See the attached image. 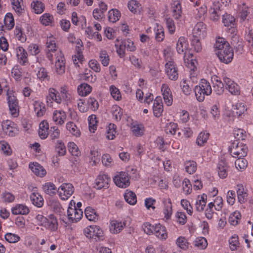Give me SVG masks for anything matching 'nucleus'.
I'll return each mask as SVG.
<instances>
[{
	"label": "nucleus",
	"mask_w": 253,
	"mask_h": 253,
	"mask_svg": "<svg viewBox=\"0 0 253 253\" xmlns=\"http://www.w3.org/2000/svg\"><path fill=\"white\" fill-rule=\"evenodd\" d=\"M195 96L199 102L204 101L206 95H210L212 92L211 84L205 79H202L199 85L194 89Z\"/></svg>",
	"instance_id": "obj_1"
},
{
	"label": "nucleus",
	"mask_w": 253,
	"mask_h": 253,
	"mask_svg": "<svg viewBox=\"0 0 253 253\" xmlns=\"http://www.w3.org/2000/svg\"><path fill=\"white\" fill-rule=\"evenodd\" d=\"M48 95L47 96V102H48V100H50L51 99L54 100L58 104H60L61 102L62 99L65 101H68L71 98V94L69 92L68 88L67 86H62L60 88V94L61 96L57 95L58 92L53 88H50L49 89Z\"/></svg>",
	"instance_id": "obj_2"
},
{
	"label": "nucleus",
	"mask_w": 253,
	"mask_h": 253,
	"mask_svg": "<svg viewBox=\"0 0 253 253\" xmlns=\"http://www.w3.org/2000/svg\"><path fill=\"white\" fill-rule=\"evenodd\" d=\"M234 141L229 149V151L232 157L235 158H243L247 156L248 152L247 146L236 141Z\"/></svg>",
	"instance_id": "obj_3"
},
{
	"label": "nucleus",
	"mask_w": 253,
	"mask_h": 253,
	"mask_svg": "<svg viewBox=\"0 0 253 253\" xmlns=\"http://www.w3.org/2000/svg\"><path fill=\"white\" fill-rule=\"evenodd\" d=\"M75 202L71 201L67 210V216L69 221L71 222H77L82 217L83 211L81 209H77L75 206Z\"/></svg>",
	"instance_id": "obj_4"
},
{
	"label": "nucleus",
	"mask_w": 253,
	"mask_h": 253,
	"mask_svg": "<svg viewBox=\"0 0 253 253\" xmlns=\"http://www.w3.org/2000/svg\"><path fill=\"white\" fill-rule=\"evenodd\" d=\"M84 235L88 238L94 239L96 241L102 240L103 232L99 226L90 225L84 230Z\"/></svg>",
	"instance_id": "obj_5"
},
{
	"label": "nucleus",
	"mask_w": 253,
	"mask_h": 253,
	"mask_svg": "<svg viewBox=\"0 0 253 253\" xmlns=\"http://www.w3.org/2000/svg\"><path fill=\"white\" fill-rule=\"evenodd\" d=\"M113 181L116 186L121 188H126L130 183L129 175L125 171L117 172L113 177Z\"/></svg>",
	"instance_id": "obj_6"
},
{
	"label": "nucleus",
	"mask_w": 253,
	"mask_h": 253,
	"mask_svg": "<svg viewBox=\"0 0 253 253\" xmlns=\"http://www.w3.org/2000/svg\"><path fill=\"white\" fill-rule=\"evenodd\" d=\"M216 55L221 62L228 64L232 61L234 53L232 48L229 45V47H226L222 50L218 51Z\"/></svg>",
	"instance_id": "obj_7"
},
{
	"label": "nucleus",
	"mask_w": 253,
	"mask_h": 253,
	"mask_svg": "<svg viewBox=\"0 0 253 253\" xmlns=\"http://www.w3.org/2000/svg\"><path fill=\"white\" fill-rule=\"evenodd\" d=\"M74 191V186L69 183L62 184L58 190L59 196L63 200H67L73 194Z\"/></svg>",
	"instance_id": "obj_8"
},
{
	"label": "nucleus",
	"mask_w": 253,
	"mask_h": 253,
	"mask_svg": "<svg viewBox=\"0 0 253 253\" xmlns=\"http://www.w3.org/2000/svg\"><path fill=\"white\" fill-rule=\"evenodd\" d=\"M55 66L57 74L62 75L65 73V59L64 54L61 51H59L56 54Z\"/></svg>",
	"instance_id": "obj_9"
},
{
	"label": "nucleus",
	"mask_w": 253,
	"mask_h": 253,
	"mask_svg": "<svg viewBox=\"0 0 253 253\" xmlns=\"http://www.w3.org/2000/svg\"><path fill=\"white\" fill-rule=\"evenodd\" d=\"M110 178L107 174L102 173L99 174L95 180V187L97 189L102 188L107 189L109 187Z\"/></svg>",
	"instance_id": "obj_10"
},
{
	"label": "nucleus",
	"mask_w": 253,
	"mask_h": 253,
	"mask_svg": "<svg viewBox=\"0 0 253 253\" xmlns=\"http://www.w3.org/2000/svg\"><path fill=\"white\" fill-rule=\"evenodd\" d=\"M166 72L169 78L173 81L178 79V73L176 65L173 61H169L165 65Z\"/></svg>",
	"instance_id": "obj_11"
},
{
	"label": "nucleus",
	"mask_w": 253,
	"mask_h": 253,
	"mask_svg": "<svg viewBox=\"0 0 253 253\" xmlns=\"http://www.w3.org/2000/svg\"><path fill=\"white\" fill-rule=\"evenodd\" d=\"M193 37L204 39L207 35L206 26L202 22H198L193 30Z\"/></svg>",
	"instance_id": "obj_12"
},
{
	"label": "nucleus",
	"mask_w": 253,
	"mask_h": 253,
	"mask_svg": "<svg viewBox=\"0 0 253 253\" xmlns=\"http://www.w3.org/2000/svg\"><path fill=\"white\" fill-rule=\"evenodd\" d=\"M2 129L3 132L9 136L15 135L16 129L15 124L10 120H6L1 124Z\"/></svg>",
	"instance_id": "obj_13"
},
{
	"label": "nucleus",
	"mask_w": 253,
	"mask_h": 253,
	"mask_svg": "<svg viewBox=\"0 0 253 253\" xmlns=\"http://www.w3.org/2000/svg\"><path fill=\"white\" fill-rule=\"evenodd\" d=\"M7 102L11 115L15 117L16 114V96L13 90H8L7 92Z\"/></svg>",
	"instance_id": "obj_14"
},
{
	"label": "nucleus",
	"mask_w": 253,
	"mask_h": 253,
	"mask_svg": "<svg viewBox=\"0 0 253 253\" xmlns=\"http://www.w3.org/2000/svg\"><path fill=\"white\" fill-rule=\"evenodd\" d=\"M220 7L219 1H213L211 5L210 6L209 12L210 14V18L213 21H217L220 17Z\"/></svg>",
	"instance_id": "obj_15"
},
{
	"label": "nucleus",
	"mask_w": 253,
	"mask_h": 253,
	"mask_svg": "<svg viewBox=\"0 0 253 253\" xmlns=\"http://www.w3.org/2000/svg\"><path fill=\"white\" fill-rule=\"evenodd\" d=\"M126 226V222H122L117 220H112L110 222V230L113 234L120 233Z\"/></svg>",
	"instance_id": "obj_16"
},
{
	"label": "nucleus",
	"mask_w": 253,
	"mask_h": 253,
	"mask_svg": "<svg viewBox=\"0 0 253 253\" xmlns=\"http://www.w3.org/2000/svg\"><path fill=\"white\" fill-rule=\"evenodd\" d=\"M163 98L168 106H170L172 103V95L170 88L167 84H164L161 87Z\"/></svg>",
	"instance_id": "obj_17"
},
{
	"label": "nucleus",
	"mask_w": 253,
	"mask_h": 253,
	"mask_svg": "<svg viewBox=\"0 0 253 253\" xmlns=\"http://www.w3.org/2000/svg\"><path fill=\"white\" fill-rule=\"evenodd\" d=\"M46 219L47 220L45 221V222H44L43 226L50 231H55L57 230L58 227V223L57 218L55 215L50 214Z\"/></svg>",
	"instance_id": "obj_18"
},
{
	"label": "nucleus",
	"mask_w": 253,
	"mask_h": 253,
	"mask_svg": "<svg viewBox=\"0 0 253 253\" xmlns=\"http://www.w3.org/2000/svg\"><path fill=\"white\" fill-rule=\"evenodd\" d=\"M29 168L33 172L38 176L43 177L46 173L44 168L37 162L30 163Z\"/></svg>",
	"instance_id": "obj_19"
},
{
	"label": "nucleus",
	"mask_w": 253,
	"mask_h": 253,
	"mask_svg": "<svg viewBox=\"0 0 253 253\" xmlns=\"http://www.w3.org/2000/svg\"><path fill=\"white\" fill-rule=\"evenodd\" d=\"M188 42L185 38L183 37H180L176 44V50L179 54H184V59L186 57V52L188 48Z\"/></svg>",
	"instance_id": "obj_20"
},
{
	"label": "nucleus",
	"mask_w": 253,
	"mask_h": 253,
	"mask_svg": "<svg viewBox=\"0 0 253 253\" xmlns=\"http://www.w3.org/2000/svg\"><path fill=\"white\" fill-rule=\"evenodd\" d=\"M228 166L224 159L220 160L217 165V171L219 176L221 178L227 177Z\"/></svg>",
	"instance_id": "obj_21"
},
{
	"label": "nucleus",
	"mask_w": 253,
	"mask_h": 253,
	"mask_svg": "<svg viewBox=\"0 0 253 253\" xmlns=\"http://www.w3.org/2000/svg\"><path fill=\"white\" fill-rule=\"evenodd\" d=\"M237 194L238 200L239 203L243 204L247 201L248 194L247 190L245 189L242 184H238L237 185Z\"/></svg>",
	"instance_id": "obj_22"
},
{
	"label": "nucleus",
	"mask_w": 253,
	"mask_h": 253,
	"mask_svg": "<svg viewBox=\"0 0 253 253\" xmlns=\"http://www.w3.org/2000/svg\"><path fill=\"white\" fill-rule=\"evenodd\" d=\"M18 50H17V58L18 62L22 65H26L28 63L27 51L22 47L18 46Z\"/></svg>",
	"instance_id": "obj_23"
},
{
	"label": "nucleus",
	"mask_w": 253,
	"mask_h": 253,
	"mask_svg": "<svg viewBox=\"0 0 253 253\" xmlns=\"http://www.w3.org/2000/svg\"><path fill=\"white\" fill-rule=\"evenodd\" d=\"M250 13V8L245 3L239 6L238 15L241 21L248 19Z\"/></svg>",
	"instance_id": "obj_24"
},
{
	"label": "nucleus",
	"mask_w": 253,
	"mask_h": 253,
	"mask_svg": "<svg viewBox=\"0 0 253 253\" xmlns=\"http://www.w3.org/2000/svg\"><path fill=\"white\" fill-rule=\"evenodd\" d=\"M53 120L57 125H62L66 118V114L63 111L55 110L53 114Z\"/></svg>",
	"instance_id": "obj_25"
},
{
	"label": "nucleus",
	"mask_w": 253,
	"mask_h": 253,
	"mask_svg": "<svg viewBox=\"0 0 253 253\" xmlns=\"http://www.w3.org/2000/svg\"><path fill=\"white\" fill-rule=\"evenodd\" d=\"M30 198L32 204L34 206L38 208H41L43 206V199L39 193L33 191Z\"/></svg>",
	"instance_id": "obj_26"
},
{
	"label": "nucleus",
	"mask_w": 253,
	"mask_h": 253,
	"mask_svg": "<svg viewBox=\"0 0 253 253\" xmlns=\"http://www.w3.org/2000/svg\"><path fill=\"white\" fill-rule=\"evenodd\" d=\"M154 234L162 240L166 239L168 237L166 228L160 223L155 225Z\"/></svg>",
	"instance_id": "obj_27"
},
{
	"label": "nucleus",
	"mask_w": 253,
	"mask_h": 253,
	"mask_svg": "<svg viewBox=\"0 0 253 253\" xmlns=\"http://www.w3.org/2000/svg\"><path fill=\"white\" fill-rule=\"evenodd\" d=\"M49 129L48 123L46 121H42L39 125V135L42 139L47 138L48 133V130Z\"/></svg>",
	"instance_id": "obj_28"
},
{
	"label": "nucleus",
	"mask_w": 253,
	"mask_h": 253,
	"mask_svg": "<svg viewBox=\"0 0 253 253\" xmlns=\"http://www.w3.org/2000/svg\"><path fill=\"white\" fill-rule=\"evenodd\" d=\"M153 109L154 115L156 117L159 118L161 116L163 112V105L160 98L157 97L155 100Z\"/></svg>",
	"instance_id": "obj_29"
},
{
	"label": "nucleus",
	"mask_w": 253,
	"mask_h": 253,
	"mask_svg": "<svg viewBox=\"0 0 253 253\" xmlns=\"http://www.w3.org/2000/svg\"><path fill=\"white\" fill-rule=\"evenodd\" d=\"M163 202L164 205V213L165 217L169 219L172 214V204L171 200L169 198L164 199Z\"/></svg>",
	"instance_id": "obj_30"
},
{
	"label": "nucleus",
	"mask_w": 253,
	"mask_h": 253,
	"mask_svg": "<svg viewBox=\"0 0 253 253\" xmlns=\"http://www.w3.org/2000/svg\"><path fill=\"white\" fill-rule=\"evenodd\" d=\"M207 195L203 194L201 196H198V200L196 203V209L198 211H202L206 205L207 203Z\"/></svg>",
	"instance_id": "obj_31"
},
{
	"label": "nucleus",
	"mask_w": 253,
	"mask_h": 253,
	"mask_svg": "<svg viewBox=\"0 0 253 253\" xmlns=\"http://www.w3.org/2000/svg\"><path fill=\"white\" fill-rule=\"evenodd\" d=\"M34 111L38 117L43 116L46 111L45 105L42 102H35Z\"/></svg>",
	"instance_id": "obj_32"
},
{
	"label": "nucleus",
	"mask_w": 253,
	"mask_h": 253,
	"mask_svg": "<svg viewBox=\"0 0 253 253\" xmlns=\"http://www.w3.org/2000/svg\"><path fill=\"white\" fill-rule=\"evenodd\" d=\"M41 23L45 26H52L54 25L53 16L48 13L43 14L40 18Z\"/></svg>",
	"instance_id": "obj_33"
},
{
	"label": "nucleus",
	"mask_w": 253,
	"mask_h": 253,
	"mask_svg": "<svg viewBox=\"0 0 253 253\" xmlns=\"http://www.w3.org/2000/svg\"><path fill=\"white\" fill-rule=\"evenodd\" d=\"M42 189L46 194L50 196L54 195L57 191L55 185L51 182H47L43 184Z\"/></svg>",
	"instance_id": "obj_34"
},
{
	"label": "nucleus",
	"mask_w": 253,
	"mask_h": 253,
	"mask_svg": "<svg viewBox=\"0 0 253 253\" xmlns=\"http://www.w3.org/2000/svg\"><path fill=\"white\" fill-rule=\"evenodd\" d=\"M4 23L5 28L10 30L14 26V18L11 13H7L4 18Z\"/></svg>",
	"instance_id": "obj_35"
},
{
	"label": "nucleus",
	"mask_w": 253,
	"mask_h": 253,
	"mask_svg": "<svg viewBox=\"0 0 253 253\" xmlns=\"http://www.w3.org/2000/svg\"><path fill=\"white\" fill-rule=\"evenodd\" d=\"M124 198L126 201L130 205H134L137 202L136 194L132 191L126 190Z\"/></svg>",
	"instance_id": "obj_36"
},
{
	"label": "nucleus",
	"mask_w": 253,
	"mask_h": 253,
	"mask_svg": "<svg viewBox=\"0 0 253 253\" xmlns=\"http://www.w3.org/2000/svg\"><path fill=\"white\" fill-rule=\"evenodd\" d=\"M127 6L129 10L133 13L140 12L142 7L139 2L135 0H131L128 1Z\"/></svg>",
	"instance_id": "obj_37"
},
{
	"label": "nucleus",
	"mask_w": 253,
	"mask_h": 253,
	"mask_svg": "<svg viewBox=\"0 0 253 253\" xmlns=\"http://www.w3.org/2000/svg\"><path fill=\"white\" fill-rule=\"evenodd\" d=\"M229 43L224 38L219 37L216 40L214 44V48L221 51L226 47H229Z\"/></svg>",
	"instance_id": "obj_38"
},
{
	"label": "nucleus",
	"mask_w": 253,
	"mask_h": 253,
	"mask_svg": "<svg viewBox=\"0 0 253 253\" xmlns=\"http://www.w3.org/2000/svg\"><path fill=\"white\" fill-rule=\"evenodd\" d=\"M91 87L87 84H81L78 87V92L81 96H86L91 91Z\"/></svg>",
	"instance_id": "obj_39"
},
{
	"label": "nucleus",
	"mask_w": 253,
	"mask_h": 253,
	"mask_svg": "<svg viewBox=\"0 0 253 253\" xmlns=\"http://www.w3.org/2000/svg\"><path fill=\"white\" fill-rule=\"evenodd\" d=\"M31 6L35 13H42L45 9L44 4L39 0L34 1L31 3Z\"/></svg>",
	"instance_id": "obj_40"
},
{
	"label": "nucleus",
	"mask_w": 253,
	"mask_h": 253,
	"mask_svg": "<svg viewBox=\"0 0 253 253\" xmlns=\"http://www.w3.org/2000/svg\"><path fill=\"white\" fill-rule=\"evenodd\" d=\"M209 135V133L206 131L201 132L197 137L196 144L200 147L204 146L207 143Z\"/></svg>",
	"instance_id": "obj_41"
},
{
	"label": "nucleus",
	"mask_w": 253,
	"mask_h": 253,
	"mask_svg": "<svg viewBox=\"0 0 253 253\" xmlns=\"http://www.w3.org/2000/svg\"><path fill=\"white\" fill-rule=\"evenodd\" d=\"M116 134V126L114 124L110 123L107 127L106 138L109 140H113Z\"/></svg>",
	"instance_id": "obj_42"
},
{
	"label": "nucleus",
	"mask_w": 253,
	"mask_h": 253,
	"mask_svg": "<svg viewBox=\"0 0 253 253\" xmlns=\"http://www.w3.org/2000/svg\"><path fill=\"white\" fill-rule=\"evenodd\" d=\"M84 214L87 219L90 221H94L98 219L95 211L91 207H87L84 210Z\"/></svg>",
	"instance_id": "obj_43"
},
{
	"label": "nucleus",
	"mask_w": 253,
	"mask_h": 253,
	"mask_svg": "<svg viewBox=\"0 0 253 253\" xmlns=\"http://www.w3.org/2000/svg\"><path fill=\"white\" fill-rule=\"evenodd\" d=\"M241 217V213L239 211H235L230 214L228 221L231 225L235 226L239 223Z\"/></svg>",
	"instance_id": "obj_44"
},
{
	"label": "nucleus",
	"mask_w": 253,
	"mask_h": 253,
	"mask_svg": "<svg viewBox=\"0 0 253 253\" xmlns=\"http://www.w3.org/2000/svg\"><path fill=\"white\" fill-rule=\"evenodd\" d=\"M121 17V13L117 9H112L108 12V19L110 22L114 23L119 20Z\"/></svg>",
	"instance_id": "obj_45"
},
{
	"label": "nucleus",
	"mask_w": 253,
	"mask_h": 253,
	"mask_svg": "<svg viewBox=\"0 0 253 253\" xmlns=\"http://www.w3.org/2000/svg\"><path fill=\"white\" fill-rule=\"evenodd\" d=\"M235 18L230 14H225L222 16V22L225 26L233 27L235 24Z\"/></svg>",
	"instance_id": "obj_46"
},
{
	"label": "nucleus",
	"mask_w": 253,
	"mask_h": 253,
	"mask_svg": "<svg viewBox=\"0 0 253 253\" xmlns=\"http://www.w3.org/2000/svg\"><path fill=\"white\" fill-rule=\"evenodd\" d=\"M182 13L181 6L179 2H175L172 6V16L176 19H179Z\"/></svg>",
	"instance_id": "obj_47"
},
{
	"label": "nucleus",
	"mask_w": 253,
	"mask_h": 253,
	"mask_svg": "<svg viewBox=\"0 0 253 253\" xmlns=\"http://www.w3.org/2000/svg\"><path fill=\"white\" fill-rule=\"evenodd\" d=\"M89 129L91 132H94L97 128V121L95 115H91L89 116L88 119Z\"/></svg>",
	"instance_id": "obj_48"
},
{
	"label": "nucleus",
	"mask_w": 253,
	"mask_h": 253,
	"mask_svg": "<svg viewBox=\"0 0 253 253\" xmlns=\"http://www.w3.org/2000/svg\"><path fill=\"white\" fill-rule=\"evenodd\" d=\"M120 42L123 45L124 48H126L130 51H134L136 50V47L134 45L133 42L130 39H125L121 40Z\"/></svg>",
	"instance_id": "obj_49"
},
{
	"label": "nucleus",
	"mask_w": 253,
	"mask_h": 253,
	"mask_svg": "<svg viewBox=\"0 0 253 253\" xmlns=\"http://www.w3.org/2000/svg\"><path fill=\"white\" fill-rule=\"evenodd\" d=\"M230 249L232 251H235L239 245L238 236L236 235H233L229 240Z\"/></svg>",
	"instance_id": "obj_50"
},
{
	"label": "nucleus",
	"mask_w": 253,
	"mask_h": 253,
	"mask_svg": "<svg viewBox=\"0 0 253 253\" xmlns=\"http://www.w3.org/2000/svg\"><path fill=\"white\" fill-rule=\"evenodd\" d=\"M197 169L196 163L194 161H189L185 163L186 171L189 174H192L196 171Z\"/></svg>",
	"instance_id": "obj_51"
},
{
	"label": "nucleus",
	"mask_w": 253,
	"mask_h": 253,
	"mask_svg": "<svg viewBox=\"0 0 253 253\" xmlns=\"http://www.w3.org/2000/svg\"><path fill=\"white\" fill-rule=\"evenodd\" d=\"M177 124L174 123H169L167 124L165 128V131L167 133L174 135L178 129Z\"/></svg>",
	"instance_id": "obj_52"
},
{
	"label": "nucleus",
	"mask_w": 253,
	"mask_h": 253,
	"mask_svg": "<svg viewBox=\"0 0 253 253\" xmlns=\"http://www.w3.org/2000/svg\"><path fill=\"white\" fill-rule=\"evenodd\" d=\"M238 158V159L236 160L235 162V165L238 170L242 171L247 167L248 162L246 159H243V158Z\"/></svg>",
	"instance_id": "obj_53"
},
{
	"label": "nucleus",
	"mask_w": 253,
	"mask_h": 253,
	"mask_svg": "<svg viewBox=\"0 0 253 253\" xmlns=\"http://www.w3.org/2000/svg\"><path fill=\"white\" fill-rule=\"evenodd\" d=\"M100 61L104 66H107L109 63V56L106 50H102L99 54Z\"/></svg>",
	"instance_id": "obj_54"
},
{
	"label": "nucleus",
	"mask_w": 253,
	"mask_h": 253,
	"mask_svg": "<svg viewBox=\"0 0 253 253\" xmlns=\"http://www.w3.org/2000/svg\"><path fill=\"white\" fill-rule=\"evenodd\" d=\"M67 129L73 135L79 136L80 135V132L76 125L73 122H68L66 124Z\"/></svg>",
	"instance_id": "obj_55"
},
{
	"label": "nucleus",
	"mask_w": 253,
	"mask_h": 253,
	"mask_svg": "<svg viewBox=\"0 0 253 253\" xmlns=\"http://www.w3.org/2000/svg\"><path fill=\"white\" fill-rule=\"evenodd\" d=\"M233 113L238 117H240L246 110L244 104L242 103H238L235 106H233Z\"/></svg>",
	"instance_id": "obj_56"
},
{
	"label": "nucleus",
	"mask_w": 253,
	"mask_h": 253,
	"mask_svg": "<svg viewBox=\"0 0 253 253\" xmlns=\"http://www.w3.org/2000/svg\"><path fill=\"white\" fill-rule=\"evenodd\" d=\"M194 245L200 249H205L208 246V243L206 238L200 237L195 240Z\"/></svg>",
	"instance_id": "obj_57"
},
{
	"label": "nucleus",
	"mask_w": 253,
	"mask_h": 253,
	"mask_svg": "<svg viewBox=\"0 0 253 253\" xmlns=\"http://www.w3.org/2000/svg\"><path fill=\"white\" fill-rule=\"evenodd\" d=\"M55 150L59 156H64L66 152V148L64 144L61 140L57 141Z\"/></svg>",
	"instance_id": "obj_58"
},
{
	"label": "nucleus",
	"mask_w": 253,
	"mask_h": 253,
	"mask_svg": "<svg viewBox=\"0 0 253 253\" xmlns=\"http://www.w3.org/2000/svg\"><path fill=\"white\" fill-rule=\"evenodd\" d=\"M87 104L88 108L92 111H95L97 110L99 107L98 101L94 97H89L87 101Z\"/></svg>",
	"instance_id": "obj_59"
},
{
	"label": "nucleus",
	"mask_w": 253,
	"mask_h": 253,
	"mask_svg": "<svg viewBox=\"0 0 253 253\" xmlns=\"http://www.w3.org/2000/svg\"><path fill=\"white\" fill-rule=\"evenodd\" d=\"M213 90L217 94H222L224 90V84L221 81L217 80L215 84L213 85Z\"/></svg>",
	"instance_id": "obj_60"
},
{
	"label": "nucleus",
	"mask_w": 253,
	"mask_h": 253,
	"mask_svg": "<svg viewBox=\"0 0 253 253\" xmlns=\"http://www.w3.org/2000/svg\"><path fill=\"white\" fill-rule=\"evenodd\" d=\"M202 38L193 37L191 40V45L194 47V50L199 52L202 50V47L201 43L200 42V39Z\"/></svg>",
	"instance_id": "obj_61"
},
{
	"label": "nucleus",
	"mask_w": 253,
	"mask_h": 253,
	"mask_svg": "<svg viewBox=\"0 0 253 253\" xmlns=\"http://www.w3.org/2000/svg\"><path fill=\"white\" fill-rule=\"evenodd\" d=\"M30 212L29 208L24 204L17 205V215H27Z\"/></svg>",
	"instance_id": "obj_62"
},
{
	"label": "nucleus",
	"mask_w": 253,
	"mask_h": 253,
	"mask_svg": "<svg viewBox=\"0 0 253 253\" xmlns=\"http://www.w3.org/2000/svg\"><path fill=\"white\" fill-rule=\"evenodd\" d=\"M45 50H50L52 52H55L56 50V45L55 41L52 38H47L46 43Z\"/></svg>",
	"instance_id": "obj_63"
},
{
	"label": "nucleus",
	"mask_w": 253,
	"mask_h": 253,
	"mask_svg": "<svg viewBox=\"0 0 253 253\" xmlns=\"http://www.w3.org/2000/svg\"><path fill=\"white\" fill-rule=\"evenodd\" d=\"M143 229L145 233L148 235L153 234L155 230V225H152L149 222H145L142 225Z\"/></svg>",
	"instance_id": "obj_64"
}]
</instances>
